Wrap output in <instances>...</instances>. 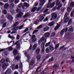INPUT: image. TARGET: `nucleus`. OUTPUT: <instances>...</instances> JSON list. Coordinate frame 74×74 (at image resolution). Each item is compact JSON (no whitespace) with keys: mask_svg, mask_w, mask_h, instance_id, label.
Segmentation results:
<instances>
[{"mask_svg":"<svg viewBox=\"0 0 74 74\" xmlns=\"http://www.w3.org/2000/svg\"><path fill=\"white\" fill-rule=\"evenodd\" d=\"M9 59H10V58H7L5 60V62H6V63H5L3 64L2 66V68L3 70H5V69H6L7 68V67L9 66V64L8 63V62H10V61H9Z\"/></svg>","mask_w":74,"mask_h":74,"instance_id":"1","label":"nucleus"},{"mask_svg":"<svg viewBox=\"0 0 74 74\" xmlns=\"http://www.w3.org/2000/svg\"><path fill=\"white\" fill-rule=\"evenodd\" d=\"M16 12H17V13H19L18 14L17 16V18H20V17H21V16H23V15L24 13L22 12H20L21 11V10L20 9L18 8H17L16 10Z\"/></svg>","mask_w":74,"mask_h":74,"instance_id":"2","label":"nucleus"},{"mask_svg":"<svg viewBox=\"0 0 74 74\" xmlns=\"http://www.w3.org/2000/svg\"><path fill=\"white\" fill-rule=\"evenodd\" d=\"M55 3L53 2L52 3L51 2H48V4L47 5L46 8H52L55 6Z\"/></svg>","mask_w":74,"mask_h":74,"instance_id":"3","label":"nucleus"},{"mask_svg":"<svg viewBox=\"0 0 74 74\" xmlns=\"http://www.w3.org/2000/svg\"><path fill=\"white\" fill-rule=\"evenodd\" d=\"M46 41L43 42V43L41 44V48H42V53H44L45 52V44Z\"/></svg>","mask_w":74,"mask_h":74,"instance_id":"4","label":"nucleus"},{"mask_svg":"<svg viewBox=\"0 0 74 74\" xmlns=\"http://www.w3.org/2000/svg\"><path fill=\"white\" fill-rule=\"evenodd\" d=\"M31 40H32V42H34L37 41V39L36 38V35H33L32 36L31 38Z\"/></svg>","mask_w":74,"mask_h":74,"instance_id":"5","label":"nucleus"},{"mask_svg":"<svg viewBox=\"0 0 74 74\" xmlns=\"http://www.w3.org/2000/svg\"><path fill=\"white\" fill-rule=\"evenodd\" d=\"M12 72V70L11 69H8L5 73L6 74H11Z\"/></svg>","mask_w":74,"mask_h":74,"instance_id":"6","label":"nucleus"},{"mask_svg":"<svg viewBox=\"0 0 74 74\" xmlns=\"http://www.w3.org/2000/svg\"><path fill=\"white\" fill-rule=\"evenodd\" d=\"M18 29H19V27H18V26H16L14 28L12 29V31H14L12 32L13 34H14V33H15V31L16 32V30H18Z\"/></svg>","mask_w":74,"mask_h":74,"instance_id":"7","label":"nucleus"},{"mask_svg":"<svg viewBox=\"0 0 74 74\" xmlns=\"http://www.w3.org/2000/svg\"><path fill=\"white\" fill-rule=\"evenodd\" d=\"M57 14L55 13H53L51 15V18H53V19H56L57 18Z\"/></svg>","mask_w":74,"mask_h":74,"instance_id":"8","label":"nucleus"},{"mask_svg":"<svg viewBox=\"0 0 74 74\" xmlns=\"http://www.w3.org/2000/svg\"><path fill=\"white\" fill-rule=\"evenodd\" d=\"M59 64L55 63L54 65L53 66V69H55L56 70H57L59 68Z\"/></svg>","mask_w":74,"mask_h":74,"instance_id":"9","label":"nucleus"},{"mask_svg":"<svg viewBox=\"0 0 74 74\" xmlns=\"http://www.w3.org/2000/svg\"><path fill=\"white\" fill-rule=\"evenodd\" d=\"M7 18L10 21H12L13 20V17L10 15H8L7 16Z\"/></svg>","mask_w":74,"mask_h":74,"instance_id":"10","label":"nucleus"},{"mask_svg":"<svg viewBox=\"0 0 74 74\" xmlns=\"http://www.w3.org/2000/svg\"><path fill=\"white\" fill-rule=\"evenodd\" d=\"M45 3V0H41L40 1L39 6H42Z\"/></svg>","mask_w":74,"mask_h":74,"instance_id":"11","label":"nucleus"},{"mask_svg":"<svg viewBox=\"0 0 74 74\" xmlns=\"http://www.w3.org/2000/svg\"><path fill=\"white\" fill-rule=\"evenodd\" d=\"M50 36V34L49 32H47L45 33V37L47 39V38H49V37Z\"/></svg>","mask_w":74,"mask_h":74,"instance_id":"12","label":"nucleus"},{"mask_svg":"<svg viewBox=\"0 0 74 74\" xmlns=\"http://www.w3.org/2000/svg\"><path fill=\"white\" fill-rule=\"evenodd\" d=\"M13 54L14 56H16L18 54V50L16 49H14L13 50Z\"/></svg>","mask_w":74,"mask_h":74,"instance_id":"13","label":"nucleus"},{"mask_svg":"<svg viewBox=\"0 0 74 74\" xmlns=\"http://www.w3.org/2000/svg\"><path fill=\"white\" fill-rule=\"evenodd\" d=\"M49 29V28L48 27H45L43 29V31L44 32H46Z\"/></svg>","mask_w":74,"mask_h":74,"instance_id":"14","label":"nucleus"},{"mask_svg":"<svg viewBox=\"0 0 74 74\" xmlns=\"http://www.w3.org/2000/svg\"><path fill=\"white\" fill-rule=\"evenodd\" d=\"M8 7H9V4L8 3H6L4 5V8L5 9H7Z\"/></svg>","mask_w":74,"mask_h":74,"instance_id":"15","label":"nucleus"},{"mask_svg":"<svg viewBox=\"0 0 74 74\" xmlns=\"http://www.w3.org/2000/svg\"><path fill=\"white\" fill-rule=\"evenodd\" d=\"M14 7V4L13 3H12L10 5V9H12Z\"/></svg>","mask_w":74,"mask_h":74,"instance_id":"16","label":"nucleus"},{"mask_svg":"<svg viewBox=\"0 0 74 74\" xmlns=\"http://www.w3.org/2000/svg\"><path fill=\"white\" fill-rule=\"evenodd\" d=\"M24 5L25 7H29V4L25 2L24 3Z\"/></svg>","mask_w":74,"mask_h":74,"instance_id":"17","label":"nucleus"},{"mask_svg":"<svg viewBox=\"0 0 74 74\" xmlns=\"http://www.w3.org/2000/svg\"><path fill=\"white\" fill-rule=\"evenodd\" d=\"M40 52V49L39 48H38L36 50V54H39Z\"/></svg>","mask_w":74,"mask_h":74,"instance_id":"18","label":"nucleus"},{"mask_svg":"<svg viewBox=\"0 0 74 74\" xmlns=\"http://www.w3.org/2000/svg\"><path fill=\"white\" fill-rule=\"evenodd\" d=\"M60 4V1H59V0H57V1L56 2V6H58V5H59Z\"/></svg>","mask_w":74,"mask_h":74,"instance_id":"19","label":"nucleus"},{"mask_svg":"<svg viewBox=\"0 0 74 74\" xmlns=\"http://www.w3.org/2000/svg\"><path fill=\"white\" fill-rule=\"evenodd\" d=\"M70 7H71V8H73L74 7V2H71L70 4Z\"/></svg>","mask_w":74,"mask_h":74,"instance_id":"20","label":"nucleus"},{"mask_svg":"<svg viewBox=\"0 0 74 74\" xmlns=\"http://www.w3.org/2000/svg\"><path fill=\"white\" fill-rule=\"evenodd\" d=\"M5 62V60L4 59H2L0 60V64H3Z\"/></svg>","mask_w":74,"mask_h":74,"instance_id":"21","label":"nucleus"},{"mask_svg":"<svg viewBox=\"0 0 74 74\" xmlns=\"http://www.w3.org/2000/svg\"><path fill=\"white\" fill-rule=\"evenodd\" d=\"M72 22H73V19H70L68 22V25H71V24L72 23Z\"/></svg>","mask_w":74,"mask_h":74,"instance_id":"22","label":"nucleus"},{"mask_svg":"<svg viewBox=\"0 0 74 74\" xmlns=\"http://www.w3.org/2000/svg\"><path fill=\"white\" fill-rule=\"evenodd\" d=\"M16 45V48H17V49H20V43H18L16 44V45Z\"/></svg>","mask_w":74,"mask_h":74,"instance_id":"23","label":"nucleus"},{"mask_svg":"<svg viewBox=\"0 0 74 74\" xmlns=\"http://www.w3.org/2000/svg\"><path fill=\"white\" fill-rule=\"evenodd\" d=\"M49 49H50V50H51V51H53V50H54V47H53V46H52V45H50L49 46Z\"/></svg>","mask_w":74,"mask_h":74,"instance_id":"24","label":"nucleus"},{"mask_svg":"<svg viewBox=\"0 0 74 74\" xmlns=\"http://www.w3.org/2000/svg\"><path fill=\"white\" fill-rule=\"evenodd\" d=\"M37 8L36 7H34L31 10V12H33L34 11H35L36 10H37Z\"/></svg>","mask_w":74,"mask_h":74,"instance_id":"25","label":"nucleus"},{"mask_svg":"<svg viewBox=\"0 0 74 74\" xmlns=\"http://www.w3.org/2000/svg\"><path fill=\"white\" fill-rule=\"evenodd\" d=\"M71 8L70 7H69L67 8V11L68 12H71Z\"/></svg>","mask_w":74,"mask_h":74,"instance_id":"26","label":"nucleus"},{"mask_svg":"<svg viewBox=\"0 0 74 74\" xmlns=\"http://www.w3.org/2000/svg\"><path fill=\"white\" fill-rule=\"evenodd\" d=\"M37 44H34L32 47L33 50L34 51L35 50V49H36V48H37Z\"/></svg>","mask_w":74,"mask_h":74,"instance_id":"27","label":"nucleus"},{"mask_svg":"<svg viewBox=\"0 0 74 74\" xmlns=\"http://www.w3.org/2000/svg\"><path fill=\"white\" fill-rule=\"evenodd\" d=\"M45 51L46 53H48L50 52V50L48 48H47L45 49Z\"/></svg>","mask_w":74,"mask_h":74,"instance_id":"28","label":"nucleus"},{"mask_svg":"<svg viewBox=\"0 0 74 74\" xmlns=\"http://www.w3.org/2000/svg\"><path fill=\"white\" fill-rule=\"evenodd\" d=\"M69 20V17L66 18L64 21V23H66Z\"/></svg>","mask_w":74,"mask_h":74,"instance_id":"29","label":"nucleus"},{"mask_svg":"<svg viewBox=\"0 0 74 74\" xmlns=\"http://www.w3.org/2000/svg\"><path fill=\"white\" fill-rule=\"evenodd\" d=\"M48 18H50V17L49 16H48L46 18L43 20V22L48 21Z\"/></svg>","mask_w":74,"mask_h":74,"instance_id":"30","label":"nucleus"},{"mask_svg":"<svg viewBox=\"0 0 74 74\" xmlns=\"http://www.w3.org/2000/svg\"><path fill=\"white\" fill-rule=\"evenodd\" d=\"M69 30L70 32H73V31L74 30L73 27L71 26L69 28Z\"/></svg>","mask_w":74,"mask_h":74,"instance_id":"31","label":"nucleus"},{"mask_svg":"<svg viewBox=\"0 0 74 74\" xmlns=\"http://www.w3.org/2000/svg\"><path fill=\"white\" fill-rule=\"evenodd\" d=\"M54 59H53V57H52L51 59H49V60L47 61V63H49V62H52V61H54Z\"/></svg>","mask_w":74,"mask_h":74,"instance_id":"32","label":"nucleus"},{"mask_svg":"<svg viewBox=\"0 0 74 74\" xmlns=\"http://www.w3.org/2000/svg\"><path fill=\"white\" fill-rule=\"evenodd\" d=\"M23 3H20V4H19V5H18V7L19 8H22V4Z\"/></svg>","mask_w":74,"mask_h":74,"instance_id":"33","label":"nucleus"},{"mask_svg":"<svg viewBox=\"0 0 74 74\" xmlns=\"http://www.w3.org/2000/svg\"><path fill=\"white\" fill-rule=\"evenodd\" d=\"M29 15V13L27 12L26 14L25 15H24V16H23V18H26L27 16H28Z\"/></svg>","mask_w":74,"mask_h":74,"instance_id":"34","label":"nucleus"},{"mask_svg":"<svg viewBox=\"0 0 74 74\" xmlns=\"http://www.w3.org/2000/svg\"><path fill=\"white\" fill-rule=\"evenodd\" d=\"M29 31V28H26L23 32V33H26V32H28Z\"/></svg>","mask_w":74,"mask_h":74,"instance_id":"35","label":"nucleus"},{"mask_svg":"<svg viewBox=\"0 0 74 74\" xmlns=\"http://www.w3.org/2000/svg\"><path fill=\"white\" fill-rule=\"evenodd\" d=\"M53 25H54V22H51L49 24V26H52Z\"/></svg>","mask_w":74,"mask_h":74,"instance_id":"36","label":"nucleus"},{"mask_svg":"<svg viewBox=\"0 0 74 74\" xmlns=\"http://www.w3.org/2000/svg\"><path fill=\"white\" fill-rule=\"evenodd\" d=\"M64 31H65V29H63L61 31V36H63V35Z\"/></svg>","mask_w":74,"mask_h":74,"instance_id":"37","label":"nucleus"},{"mask_svg":"<svg viewBox=\"0 0 74 74\" xmlns=\"http://www.w3.org/2000/svg\"><path fill=\"white\" fill-rule=\"evenodd\" d=\"M67 39L68 41H69V40H71V39H72V38H71V35H69L68 37L67 38Z\"/></svg>","mask_w":74,"mask_h":74,"instance_id":"38","label":"nucleus"},{"mask_svg":"<svg viewBox=\"0 0 74 74\" xmlns=\"http://www.w3.org/2000/svg\"><path fill=\"white\" fill-rule=\"evenodd\" d=\"M44 16H42L40 17V18L39 19V20L40 22H41V21H42V20L44 19Z\"/></svg>","mask_w":74,"mask_h":74,"instance_id":"39","label":"nucleus"},{"mask_svg":"<svg viewBox=\"0 0 74 74\" xmlns=\"http://www.w3.org/2000/svg\"><path fill=\"white\" fill-rule=\"evenodd\" d=\"M10 11L11 13L12 14H14V13H15V10L13 9H11L10 10Z\"/></svg>","mask_w":74,"mask_h":74,"instance_id":"40","label":"nucleus"},{"mask_svg":"<svg viewBox=\"0 0 74 74\" xmlns=\"http://www.w3.org/2000/svg\"><path fill=\"white\" fill-rule=\"evenodd\" d=\"M19 42V40H18L16 42H15L14 43V44L11 47H13V46H15V45H16V44H19V43H18Z\"/></svg>","mask_w":74,"mask_h":74,"instance_id":"41","label":"nucleus"},{"mask_svg":"<svg viewBox=\"0 0 74 74\" xmlns=\"http://www.w3.org/2000/svg\"><path fill=\"white\" fill-rule=\"evenodd\" d=\"M18 25H19V23L18 22H16L13 25V27H15V26H17Z\"/></svg>","mask_w":74,"mask_h":74,"instance_id":"42","label":"nucleus"},{"mask_svg":"<svg viewBox=\"0 0 74 74\" xmlns=\"http://www.w3.org/2000/svg\"><path fill=\"white\" fill-rule=\"evenodd\" d=\"M37 60H40L41 59V55H38L36 57Z\"/></svg>","mask_w":74,"mask_h":74,"instance_id":"43","label":"nucleus"},{"mask_svg":"<svg viewBox=\"0 0 74 74\" xmlns=\"http://www.w3.org/2000/svg\"><path fill=\"white\" fill-rule=\"evenodd\" d=\"M42 27V25H41L37 27V29H41Z\"/></svg>","mask_w":74,"mask_h":74,"instance_id":"44","label":"nucleus"},{"mask_svg":"<svg viewBox=\"0 0 74 74\" xmlns=\"http://www.w3.org/2000/svg\"><path fill=\"white\" fill-rule=\"evenodd\" d=\"M56 35V33L55 32L52 33L51 35V37H55Z\"/></svg>","mask_w":74,"mask_h":74,"instance_id":"45","label":"nucleus"},{"mask_svg":"<svg viewBox=\"0 0 74 74\" xmlns=\"http://www.w3.org/2000/svg\"><path fill=\"white\" fill-rule=\"evenodd\" d=\"M34 60H32L30 62V65L32 66H33L34 64Z\"/></svg>","mask_w":74,"mask_h":74,"instance_id":"46","label":"nucleus"},{"mask_svg":"<svg viewBox=\"0 0 74 74\" xmlns=\"http://www.w3.org/2000/svg\"><path fill=\"white\" fill-rule=\"evenodd\" d=\"M3 13L5 14H7V10H3Z\"/></svg>","mask_w":74,"mask_h":74,"instance_id":"47","label":"nucleus"},{"mask_svg":"<svg viewBox=\"0 0 74 74\" xmlns=\"http://www.w3.org/2000/svg\"><path fill=\"white\" fill-rule=\"evenodd\" d=\"M60 5H59L58 7L57 8L58 10H59V9H60V8L62 7V4H59Z\"/></svg>","mask_w":74,"mask_h":74,"instance_id":"48","label":"nucleus"},{"mask_svg":"<svg viewBox=\"0 0 74 74\" xmlns=\"http://www.w3.org/2000/svg\"><path fill=\"white\" fill-rule=\"evenodd\" d=\"M38 32V30H35L32 33V34L33 35L35 33H37Z\"/></svg>","mask_w":74,"mask_h":74,"instance_id":"49","label":"nucleus"},{"mask_svg":"<svg viewBox=\"0 0 74 74\" xmlns=\"http://www.w3.org/2000/svg\"><path fill=\"white\" fill-rule=\"evenodd\" d=\"M50 44H51V42H50L46 43V45H45V47H48V46H49V45H50Z\"/></svg>","mask_w":74,"mask_h":74,"instance_id":"50","label":"nucleus"},{"mask_svg":"<svg viewBox=\"0 0 74 74\" xmlns=\"http://www.w3.org/2000/svg\"><path fill=\"white\" fill-rule=\"evenodd\" d=\"M7 26V22H5L3 23L2 26V27H5Z\"/></svg>","mask_w":74,"mask_h":74,"instance_id":"51","label":"nucleus"},{"mask_svg":"<svg viewBox=\"0 0 74 74\" xmlns=\"http://www.w3.org/2000/svg\"><path fill=\"white\" fill-rule=\"evenodd\" d=\"M38 2H35L34 3V6H35V7H37L38 5Z\"/></svg>","mask_w":74,"mask_h":74,"instance_id":"52","label":"nucleus"},{"mask_svg":"<svg viewBox=\"0 0 74 74\" xmlns=\"http://www.w3.org/2000/svg\"><path fill=\"white\" fill-rule=\"evenodd\" d=\"M40 69V68H39V67L36 69V72L37 73H38V72H40V71H41V69H40V70L39 71H38V69Z\"/></svg>","mask_w":74,"mask_h":74,"instance_id":"53","label":"nucleus"},{"mask_svg":"<svg viewBox=\"0 0 74 74\" xmlns=\"http://www.w3.org/2000/svg\"><path fill=\"white\" fill-rule=\"evenodd\" d=\"M41 41H44L45 40V38L44 37H42L40 39Z\"/></svg>","mask_w":74,"mask_h":74,"instance_id":"54","label":"nucleus"},{"mask_svg":"<svg viewBox=\"0 0 74 74\" xmlns=\"http://www.w3.org/2000/svg\"><path fill=\"white\" fill-rule=\"evenodd\" d=\"M22 63H21L20 64V66H19V68L20 69H22Z\"/></svg>","mask_w":74,"mask_h":74,"instance_id":"55","label":"nucleus"},{"mask_svg":"<svg viewBox=\"0 0 74 74\" xmlns=\"http://www.w3.org/2000/svg\"><path fill=\"white\" fill-rule=\"evenodd\" d=\"M19 38H20V35H17L16 37V40H19Z\"/></svg>","mask_w":74,"mask_h":74,"instance_id":"56","label":"nucleus"},{"mask_svg":"<svg viewBox=\"0 0 74 74\" xmlns=\"http://www.w3.org/2000/svg\"><path fill=\"white\" fill-rule=\"evenodd\" d=\"M15 59L16 60H19V56H16V57Z\"/></svg>","mask_w":74,"mask_h":74,"instance_id":"57","label":"nucleus"},{"mask_svg":"<svg viewBox=\"0 0 74 74\" xmlns=\"http://www.w3.org/2000/svg\"><path fill=\"white\" fill-rule=\"evenodd\" d=\"M23 25H22L19 27V30H21V29H23Z\"/></svg>","mask_w":74,"mask_h":74,"instance_id":"58","label":"nucleus"},{"mask_svg":"<svg viewBox=\"0 0 74 74\" xmlns=\"http://www.w3.org/2000/svg\"><path fill=\"white\" fill-rule=\"evenodd\" d=\"M0 22L1 23H3L5 22V20L3 19L1 20Z\"/></svg>","mask_w":74,"mask_h":74,"instance_id":"59","label":"nucleus"},{"mask_svg":"<svg viewBox=\"0 0 74 74\" xmlns=\"http://www.w3.org/2000/svg\"><path fill=\"white\" fill-rule=\"evenodd\" d=\"M41 8V7H40L39 8H38L37 9H36V11H38L40 10Z\"/></svg>","mask_w":74,"mask_h":74,"instance_id":"60","label":"nucleus"},{"mask_svg":"<svg viewBox=\"0 0 74 74\" xmlns=\"http://www.w3.org/2000/svg\"><path fill=\"white\" fill-rule=\"evenodd\" d=\"M8 49L9 51H12L13 49V48L12 47H10Z\"/></svg>","mask_w":74,"mask_h":74,"instance_id":"61","label":"nucleus"},{"mask_svg":"<svg viewBox=\"0 0 74 74\" xmlns=\"http://www.w3.org/2000/svg\"><path fill=\"white\" fill-rule=\"evenodd\" d=\"M68 15V14L66 13L65 15L64 16V19H65V18H66V17H67Z\"/></svg>","mask_w":74,"mask_h":74,"instance_id":"62","label":"nucleus"},{"mask_svg":"<svg viewBox=\"0 0 74 74\" xmlns=\"http://www.w3.org/2000/svg\"><path fill=\"white\" fill-rule=\"evenodd\" d=\"M19 1V0H15V4H17Z\"/></svg>","mask_w":74,"mask_h":74,"instance_id":"63","label":"nucleus"},{"mask_svg":"<svg viewBox=\"0 0 74 74\" xmlns=\"http://www.w3.org/2000/svg\"><path fill=\"white\" fill-rule=\"evenodd\" d=\"M58 29H59V28L58 27H57V26H56L54 28V30H58Z\"/></svg>","mask_w":74,"mask_h":74,"instance_id":"64","label":"nucleus"}]
</instances>
